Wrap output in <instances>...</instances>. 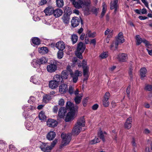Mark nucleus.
<instances>
[{
	"label": "nucleus",
	"mask_w": 152,
	"mask_h": 152,
	"mask_svg": "<svg viewBox=\"0 0 152 152\" xmlns=\"http://www.w3.org/2000/svg\"><path fill=\"white\" fill-rule=\"evenodd\" d=\"M78 64V65L79 67H81L82 66V65L81 64V63H77ZM82 66L83 68H85L86 67H89L87 65V63L86 61L85 60H83V61L82 63Z\"/></svg>",
	"instance_id": "nucleus-38"
},
{
	"label": "nucleus",
	"mask_w": 152,
	"mask_h": 152,
	"mask_svg": "<svg viewBox=\"0 0 152 152\" xmlns=\"http://www.w3.org/2000/svg\"><path fill=\"white\" fill-rule=\"evenodd\" d=\"M71 22L72 26L75 27L77 26L79 24L80 20L78 18L75 17L72 19Z\"/></svg>",
	"instance_id": "nucleus-14"
},
{
	"label": "nucleus",
	"mask_w": 152,
	"mask_h": 152,
	"mask_svg": "<svg viewBox=\"0 0 152 152\" xmlns=\"http://www.w3.org/2000/svg\"><path fill=\"white\" fill-rule=\"evenodd\" d=\"M39 119L42 121L45 120L46 118V117L45 115L44 112L42 111H41L39 113Z\"/></svg>",
	"instance_id": "nucleus-33"
},
{
	"label": "nucleus",
	"mask_w": 152,
	"mask_h": 152,
	"mask_svg": "<svg viewBox=\"0 0 152 152\" xmlns=\"http://www.w3.org/2000/svg\"><path fill=\"white\" fill-rule=\"evenodd\" d=\"M61 137L62 139L61 147L66 146L69 144L71 140V136L69 134L62 133L61 135Z\"/></svg>",
	"instance_id": "nucleus-5"
},
{
	"label": "nucleus",
	"mask_w": 152,
	"mask_h": 152,
	"mask_svg": "<svg viewBox=\"0 0 152 152\" xmlns=\"http://www.w3.org/2000/svg\"><path fill=\"white\" fill-rule=\"evenodd\" d=\"M56 46L58 49L60 50H63L65 48L64 43L63 42L61 41L57 42Z\"/></svg>",
	"instance_id": "nucleus-16"
},
{
	"label": "nucleus",
	"mask_w": 152,
	"mask_h": 152,
	"mask_svg": "<svg viewBox=\"0 0 152 152\" xmlns=\"http://www.w3.org/2000/svg\"><path fill=\"white\" fill-rule=\"evenodd\" d=\"M82 127L75 124L72 131V134L74 135H78L81 132Z\"/></svg>",
	"instance_id": "nucleus-12"
},
{
	"label": "nucleus",
	"mask_w": 152,
	"mask_h": 152,
	"mask_svg": "<svg viewBox=\"0 0 152 152\" xmlns=\"http://www.w3.org/2000/svg\"><path fill=\"white\" fill-rule=\"evenodd\" d=\"M100 142V140L98 138L95 137L94 139L90 142V144H94Z\"/></svg>",
	"instance_id": "nucleus-45"
},
{
	"label": "nucleus",
	"mask_w": 152,
	"mask_h": 152,
	"mask_svg": "<svg viewBox=\"0 0 152 152\" xmlns=\"http://www.w3.org/2000/svg\"><path fill=\"white\" fill-rule=\"evenodd\" d=\"M115 42H113L111 45L110 48L111 50H115L118 47L115 48Z\"/></svg>",
	"instance_id": "nucleus-55"
},
{
	"label": "nucleus",
	"mask_w": 152,
	"mask_h": 152,
	"mask_svg": "<svg viewBox=\"0 0 152 152\" xmlns=\"http://www.w3.org/2000/svg\"><path fill=\"white\" fill-rule=\"evenodd\" d=\"M86 47L85 44L81 42H80L77 44L75 54L79 58L82 59L83 58L82 53L84 51Z\"/></svg>",
	"instance_id": "nucleus-4"
},
{
	"label": "nucleus",
	"mask_w": 152,
	"mask_h": 152,
	"mask_svg": "<svg viewBox=\"0 0 152 152\" xmlns=\"http://www.w3.org/2000/svg\"><path fill=\"white\" fill-rule=\"evenodd\" d=\"M133 70V69L130 68L129 69V75L131 77V78H132V72Z\"/></svg>",
	"instance_id": "nucleus-61"
},
{
	"label": "nucleus",
	"mask_w": 152,
	"mask_h": 152,
	"mask_svg": "<svg viewBox=\"0 0 152 152\" xmlns=\"http://www.w3.org/2000/svg\"><path fill=\"white\" fill-rule=\"evenodd\" d=\"M35 100V98L33 96H31L29 100L28 101V102L29 103L31 104H33Z\"/></svg>",
	"instance_id": "nucleus-54"
},
{
	"label": "nucleus",
	"mask_w": 152,
	"mask_h": 152,
	"mask_svg": "<svg viewBox=\"0 0 152 152\" xmlns=\"http://www.w3.org/2000/svg\"><path fill=\"white\" fill-rule=\"evenodd\" d=\"M57 142V140L56 139L51 143L50 146L48 145V143H42L40 146L41 150L44 152H50L51 150L55 146Z\"/></svg>",
	"instance_id": "nucleus-3"
},
{
	"label": "nucleus",
	"mask_w": 152,
	"mask_h": 152,
	"mask_svg": "<svg viewBox=\"0 0 152 152\" xmlns=\"http://www.w3.org/2000/svg\"><path fill=\"white\" fill-rule=\"evenodd\" d=\"M111 30L109 29H107L105 31L104 34L106 35L109 34Z\"/></svg>",
	"instance_id": "nucleus-64"
},
{
	"label": "nucleus",
	"mask_w": 152,
	"mask_h": 152,
	"mask_svg": "<svg viewBox=\"0 0 152 152\" xmlns=\"http://www.w3.org/2000/svg\"><path fill=\"white\" fill-rule=\"evenodd\" d=\"M127 58V55L125 53H121L119 54L117 57L118 60L121 62L126 61Z\"/></svg>",
	"instance_id": "nucleus-18"
},
{
	"label": "nucleus",
	"mask_w": 152,
	"mask_h": 152,
	"mask_svg": "<svg viewBox=\"0 0 152 152\" xmlns=\"http://www.w3.org/2000/svg\"><path fill=\"white\" fill-rule=\"evenodd\" d=\"M67 89V86L65 84H63L59 86V92L61 94L65 93Z\"/></svg>",
	"instance_id": "nucleus-15"
},
{
	"label": "nucleus",
	"mask_w": 152,
	"mask_h": 152,
	"mask_svg": "<svg viewBox=\"0 0 152 152\" xmlns=\"http://www.w3.org/2000/svg\"><path fill=\"white\" fill-rule=\"evenodd\" d=\"M118 0H113L110 3V9L111 10L114 9V12L115 13L118 7Z\"/></svg>",
	"instance_id": "nucleus-10"
},
{
	"label": "nucleus",
	"mask_w": 152,
	"mask_h": 152,
	"mask_svg": "<svg viewBox=\"0 0 152 152\" xmlns=\"http://www.w3.org/2000/svg\"><path fill=\"white\" fill-rule=\"evenodd\" d=\"M96 41L95 39H93L90 42V44H93L95 46L96 44Z\"/></svg>",
	"instance_id": "nucleus-57"
},
{
	"label": "nucleus",
	"mask_w": 152,
	"mask_h": 152,
	"mask_svg": "<svg viewBox=\"0 0 152 152\" xmlns=\"http://www.w3.org/2000/svg\"><path fill=\"white\" fill-rule=\"evenodd\" d=\"M63 13L62 10L60 8L54 10L53 11V14L56 18L60 17L62 15Z\"/></svg>",
	"instance_id": "nucleus-11"
},
{
	"label": "nucleus",
	"mask_w": 152,
	"mask_h": 152,
	"mask_svg": "<svg viewBox=\"0 0 152 152\" xmlns=\"http://www.w3.org/2000/svg\"><path fill=\"white\" fill-rule=\"evenodd\" d=\"M74 7L77 9L82 8L84 7H90L91 5V0H70Z\"/></svg>",
	"instance_id": "nucleus-2"
},
{
	"label": "nucleus",
	"mask_w": 152,
	"mask_h": 152,
	"mask_svg": "<svg viewBox=\"0 0 152 152\" xmlns=\"http://www.w3.org/2000/svg\"><path fill=\"white\" fill-rule=\"evenodd\" d=\"M88 99L89 98L88 97H87L84 98L83 100L82 103L84 107L86 106Z\"/></svg>",
	"instance_id": "nucleus-50"
},
{
	"label": "nucleus",
	"mask_w": 152,
	"mask_h": 152,
	"mask_svg": "<svg viewBox=\"0 0 152 152\" xmlns=\"http://www.w3.org/2000/svg\"><path fill=\"white\" fill-rule=\"evenodd\" d=\"M23 109L24 111H29V109L31 110L32 109V107L31 105H30L29 106H27L26 105H24L23 107Z\"/></svg>",
	"instance_id": "nucleus-52"
},
{
	"label": "nucleus",
	"mask_w": 152,
	"mask_h": 152,
	"mask_svg": "<svg viewBox=\"0 0 152 152\" xmlns=\"http://www.w3.org/2000/svg\"><path fill=\"white\" fill-rule=\"evenodd\" d=\"M108 56V53L107 52H103L100 55V57L102 59L105 58Z\"/></svg>",
	"instance_id": "nucleus-48"
},
{
	"label": "nucleus",
	"mask_w": 152,
	"mask_h": 152,
	"mask_svg": "<svg viewBox=\"0 0 152 152\" xmlns=\"http://www.w3.org/2000/svg\"><path fill=\"white\" fill-rule=\"evenodd\" d=\"M124 42V39L122 32H120L117 37L116 38L115 43V48L118 47L119 44H121Z\"/></svg>",
	"instance_id": "nucleus-8"
},
{
	"label": "nucleus",
	"mask_w": 152,
	"mask_h": 152,
	"mask_svg": "<svg viewBox=\"0 0 152 152\" xmlns=\"http://www.w3.org/2000/svg\"><path fill=\"white\" fill-rule=\"evenodd\" d=\"M99 10V8H97L95 7H93L91 9V11L93 14L97 15Z\"/></svg>",
	"instance_id": "nucleus-46"
},
{
	"label": "nucleus",
	"mask_w": 152,
	"mask_h": 152,
	"mask_svg": "<svg viewBox=\"0 0 152 152\" xmlns=\"http://www.w3.org/2000/svg\"><path fill=\"white\" fill-rule=\"evenodd\" d=\"M64 56V53L63 50H59L58 52L57 56L58 58L61 59Z\"/></svg>",
	"instance_id": "nucleus-47"
},
{
	"label": "nucleus",
	"mask_w": 152,
	"mask_h": 152,
	"mask_svg": "<svg viewBox=\"0 0 152 152\" xmlns=\"http://www.w3.org/2000/svg\"><path fill=\"white\" fill-rule=\"evenodd\" d=\"M66 107L67 109L70 111L67 113L65 119L66 122H69L73 120L77 116V107L76 106L75 108L74 104L70 101L66 102Z\"/></svg>",
	"instance_id": "nucleus-1"
},
{
	"label": "nucleus",
	"mask_w": 152,
	"mask_h": 152,
	"mask_svg": "<svg viewBox=\"0 0 152 152\" xmlns=\"http://www.w3.org/2000/svg\"><path fill=\"white\" fill-rule=\"evenodd\" d=\"M38 61L39 62V64L40 65L41 64H43L46 63L47 61V59L45 57H42L39 59H38Z\"/></svg>",
	"instance_id": "nucleus-37"
},
{
	"label": "nucleus",
	"mask_w": 152,
	"mask_h": 152,
	"mask_svg": "<svg viewBox=\"0 0 152 152\" xmlns=\"http://www.w3.org/2000/svg\"><path fill=\"white\" fill-rule=\"evenodd\" d=\"M86 35H87L88 37L90 38H94L96 36V33L95 32H92L90 31H87Z\"/></svg>",
	"instance_id": "nucleus-36"
},
{
	"label": "nucleus",
	"mask_w": 152,
	"mask_h": 152,
	"mask_svg": "<svg viewBox=\"0 0 152 152\" xmlns=\"http://www.w3.org/2000/svg\"><path fill=\"white\" fill-rule=\"evenodd\" d=\"M32 42L35 45H38L40 44V39L37 37H34L32 39Z\"/></svg>",
	"instance_id": "nucleus-32"
},
{
	"label": "nucleus",
	"mask_w": 152,
	"mask_h": 152,
	"mask_svg": "<svg viewBox=\"0 0 152 152\" xmlns=\"http://www.w3.org/2000/svg\"><path fill=\"white\" fill-rule=\"evenodd\" d=\"M59 84L57 82H56L53 80L50 81L49 82V87L52 89L56 88Z\"/></svg>",
	"instance_id": "nucleus-19"
},
{
	"label": "nucleus",
	"mask_w": 152,
	"mask_h": 152,
	"mask_svg": "<svg viewBox=\"0 0 152 152\" xmlns=\"http://www.w3.org/2000/svg\"><path fill=\"white\" fill-rule=\"evenodd\" d=\"M98 135L100 138L102 140L103 142H104L105 141V139L102 131H100L98 133Z\"/></svg>",
	"instance_id": "nucleus-44"
},
{
	"label": "nucleus",
	"mask_w": 152,
	"mask_h": 152,
	"mask_svg": "<svg viewBox=\"0 0 152 152\" xmlns=\"http://www.w3.org/2000/svg\"><path fill=\"white\" fill-rule=\"evenodd\" d=\"M39 53H47L48 50V48L46 47H42L39 49Z\"/></svg>",
	"instance_id": "nucleus-40"
},
{
	"label": "nucleus",
	"mask_w": 152,
	"mask_h": 152,
	"mask_svg": "<svg viewBox=\"0 0 152 152\" xmlns=\"http://www.w3.org/2000/svg\"><path fill=\"white\" fill-rule=\"evenodd\" d=\"M140 74L141 76V79L143 80L144 77H146V74L147 72V70L145 67L141 68L140 70Z\"/></svg>",
	"instance_id": "nucleus-23"
},
{
	"label": "nucleus",
	"mask_w": 152,
	"mask_h": 152,
	"mask_svg": "<svg viewBox=\"0 0 152 152\" xmlns=\"http://www.w3.org/2000/svg\"><path fill=\"white\" fill-rule=\"evenodd\" d=\"M61 19L64 23L67 24L69 21L70 17L68 13H65L63 15Z\"/></svg>",
	"instance_id": "nucleus-24"
},
{
	"label": "nucleus",
	"mask_w": 152,
	"mask_h": 152,
	"mask_svg": "<svg viewBox=\"0 0 152 152\" xmlns=\"http://www.w3.org/2000/svg\"><path fill=\"white\" fill-rule=\"evenodd\" d=\"M132 117H129L127 118L125 124L124 126L125 128L129 129H130L132 126Z\"/></svg>",
	"instance_id": "nucleus-17"
},
{
	"label": "nucleus",
	"mask_w": 152,
	"mask_h": 152,
	"mask_svg": "<svg viewBox=\"0 0 152 152\" xmlns=\"http://www.w3.org/2000/svg\"><path fill=\"white\" fill-rule=\"evenodd\" d=\"M142 2L144 4L145 6L148 8V2L146 0H141Z\"/></svg>",
	"instance_id": "nucleus-58"
},
{
	"label": "nucleus",
	"mask_w": 152,
	"mask_h": 152,
	"mask_svg": "<svg viewBox=\"0 0 152 152\" xmlns=\"http://www.w3.org/2000/svg\"><path fill=\"white\" fill-rule=\"evenodd\" d=\"M53 8L51 7H47L44 10V12L46 15H50L53 14Z\"/></svg>",
	"instance_id": "nucleus-22"
},
{
	"label": "nucleus",
	"mask_w": 152,
	"mask_h": 152,
	"mask_svg": "<svg viewBox=\"0 0 152 152\" xmlns=\"http://www.w3.org/2000/svg\"><path fill=\"white\" fill-rule=\"evenodd\" d=\"M56 3L58 7H61L64 5V3L63 0H56Z\"/></svg>",
	"instance_id": "nucleus-41"
},
{
	"label": "nucleus",
	"mask_w": 152,
	"mask_h": 152,
	"mask_svg": "<svg viewBox=\"0 0 152 152\" xmlns=\"http://www.w3.org/2000/svg\"><path fill=\"white\" fill-rule=\"evenodd\" d=\"M30 81L36 84H39L40 83L39 77L35 75L31 77Z\"/></svg>",
	"instance_id": "nucleus-27"
},
{
	"label": "nucleus",
	"mask_w": 152,
	"mask_h": 152,
	"mask_svg": "<svg viewBox=\"0 0 152 152\" xmlns=\"http://www.w3.org/2000/svg\"><path fill=\"white\" fill-rule=\"evenodd\" d=\"M110 96V93L109 92H107L105 93L104 95L103 99L109 100Z\"/></svg>",
	"instance_id": "nucleus-49"
},
{
	"label": "nucleus",
	"mask_w": 152,
	"mask_h": 152,
	"mask_svg": "<svg viewBox=\"0 0 152 152\" xmlns=\"http://www.w3.org/2000/svg\"><path fill=\"white\" fill-rule=\"evenodd\" d=\"M131 86H129L127 88L126 92V93L128 96V97L129 96L130 94V89Z\"/></svg>",
	"instance_id": "nucleus-59"
},
{
	"label": "nucleus",
	"mask_w": 152,
	"mask_h": 152,
	"mask_svg": "<svg viewBox=\"0 0 152 152\" xmlns=\"http://www.w3.org/2000/svg\"><path fill=\"white\" fill-rule=\"evenodd\" d=\"M82 74V72L78 70H75L74 73L70 72V75L72 78V82L74 83H77L78 80V77L81 76Z\"/></svg>",
	"instance_id": "nucleus-6"
},
{
	"label": "nucleus",
	"mask_w": 152,
	"mask_h": 152,
	"mask_svg": "<svg viewBox=\"0 0 152 152\" xmlns=\"http://www.w3.org/2000/svg\"><path fill=\"white\" fill-rule=\"evenodd\" d=\"M71 40L73 44L75 43L78 40V37L76 34H73L72 36Z\"/></svg>",
	"instance_id": "nucleus-42"
},
{
	"label": "nucleus",
	"mask_w": 152,
	"mask_h": 152,
	"mask_svg": "<svg viewBox=\"0 0 152 152\" xmlns=\"http://www.w3.org/2000/svg\"><path fill=\"white\" fill-rule=\"evenodd\" d=\"M25 126L26 129L29 130L33 129V126L32 123L30 121H27L25 123Z\"/></svg>",
	"instance_id": "nucleus-29"
},
{
	"label": "nucleus",
	"mask_w": 152,
	"mask_h": 152,
	"mask_svg": "<svg viewBox=\"0 0 152 152\" xmlns=\"http://www.w3.org/2000/svg\"><path fill=\"white\" fill-rule=\"evenodd\" d=\"M31 64L32 66L34 68H37L39 66L40 64L38 61V60L34 59L31 62Z\"/></svg>",
	"instance_id": "nucleus-35"
},
{
	"label": "nucleus",
	"mask_w": 152,
	"mask_h": 152,
	"mask_svg": "<svg viewBox=\"0 0 152 152\" xmlns=\"http://www.w3.org/2000/svg\"><path fill=\"white\" fill-rule=\"evenodd\" d=\"M75 124L81 127H84L85 126V121L84 117H82L79 118Z\"/></svg>",
	"instance_id": "nucleus-13"
},
{
	"label": "nucleus",
	"mask_w": 152,
	"mask_h": 152,
	"mask_svg": "<svg viewBox=\"0 0 152 152\" xmlns=\"http://www.w3.org/2000/svg\"><path fill=\"white\" fill-rule=\"evenodd\" d=\"M64 103V99H60L58 102V104L60 106H62L63 105Z\"/></svg>",
	"instance_id": "nucleus-56"
},
{
	"label": "nucleus",
	"mask_w": 152,
	"mask_h": 152,
	"mask_svg": "<svg viewBox=\"0 0 152 152\" xmlns=\"http://www.w3.org/2000/svg\"><path fill=\"white\" fill-rule=\"evenodd\" d=\"M66 112V111L65 108L61 107L59 109L58 115L60 118H62L65 116Z\"/></svg>",
	"instance_id": "nucleus-20"
},
{
	"label": "nucleus",
	"mask_w": 152,
	"mask_h": 152,
	"mask_svg": "<svg viewBox=\"0 0 152 152\" xmlns=\"http://www.w3.org/2000/svg\"><path fill=\"white\" fill-rule=\"evenodd\" d=\"M69 72L67 70H64L62 71L61 73V77L62 78L66 79L68 78Z\"/></svg>",
	"instance_id": "nucleus-30"
},
{
	"label": "nucleus",
	"mask_w": 152,
	"mask_h": 152,
	"mask_svg": "<svg viewBox=\"0 0 152 152\" xmlns=\"http://www.w3.org/2000/svg\"><path fill=\"white\" fill-rule=\"evenodd\" d=\"M53 80L59 84L60 83L62 82L63 79L60 75L56 74L53 77Z\"/></svg>",
	"instance_id": "nucleus-28"
},
{
	"label": "nucleus",
	"mask_w": 152,
	"mask_h": 152,
	"mask_svg": "<svg viewBox=\"0 0 152 152\" xmlns=\"http://www.w3.org/2000/svg\"><path fill=\"white\" fill-rule=\"evenodd\" d=\"M83 75L84 77H86L85 80H87L89 75V67H86L83 68Z\"/></svg>",
	"instance_id": "nucleus-25"
},
{
	"label": "nucleus",
	"mask_w": 152,
	"mask_h": 152,
	"mask_svg": "<svg viewBox=\"0 0 152 152\" xmlns=\"http://www.w3.org/2000/svg\"><path fill=\"white\" fill-rule=\"evenodd\" d=\"M47 124L49 127H54L57 125V121L53 119H49L47 121Z\"/></svg>",
	"instance_id": "nucleus-9"
},
{
	"label": "nucleus",
	"mask_w": 152,
	"mask_h": 152,
	"mask_svg": "<svg viewBox=\"0 0 152 152\" xmlns=\"http://www.w3.org/2000/svg\"><path fill=\"white\" fill-rule=\"evenodd\" d=\"M57 66L56 61L53 62V63H51L48 65L47 66V71L50 73L55 72L57 69Z\"/></svg>",
	"instance_id": "nucleus-7"
},
{
	"label": "nucleus",
	"mask_w": 152,
	"mask_h": 152,
	"mask_svg": "<svg viewBox=\"0 0 152 152\" xmlns=\"http://www.w3.org/2000/svg\"><path fill=\"white\" fill-rule=\"evenodd\" d=\"M99 106L97 104H94L92 107V108L93 110H96L98 107Z\"/></svg>",
	"instance_id": "nucleus-60"
},
{
	"label": "nucleus",
	"mask_w": 152,
	"mask_h": 152,
	"mask_svg": "<svg viewBox=\"0 0 152 152\" xmlns=\"http://www.w3.org/2000/svg\"><path fill=\"white\" fill-rule=\"evenodd\" d=\"M102 103L103 105L105 107H108L110 104L108 100L104 99L102 100Z\"/></svg>",
	"instance_id": "nucleus-43"
},
{
	"label": "nucleus",
	"mask_w": 152,
	"mask_h": 152,
	"mask_svg": "<svg viewBox=\"0 0 152 152\" xmlns=\"http://www.w3.org/2000/svg\"><path fill=\"white\" fill-rule=\"evenodd\" d=\"M102 7L103 8L101 15L102 18L104 15L107 10V5L104 2L102 3Z\"/></svg>",
	"instance_id": "nucleus-34"
},
{
	"label": "nucleus",
	"mask_w": 152,
	"mask_h": 152,
	"mask_svg": "<svg viewBox=\"0 0 152 152\" xmlns=\"http://www.w3.org/2000/svg\"><path fill=\"white\" fill-rule=\"evenodd\" d=\"M56 134L54 132L51 131L47 134V138L49 140L51 141L53 139L56 137Z\"/></svg>",
	"instance_id": "nucleus-21"
},
{
	"label": "nucleus",
	"mask_w": 152,
	"mask_h": 152,
	"mask_svg": "<svg viewBox=\"0 0 152 152\" xmlns=\"http://www.w3.org/2000/svg\"><path fill=\"white\" fill-rule=\"evenodd\" d=\"M51 99V96L50 95L46 94L43 96V101L45 103H48Z\"/></svg>",
	"instance_id": "nucleus-31"
},
{
	"label": "nucleus",
	"mask_w": 152,
	"mask_h": 152,
	"mask_svg": "<svg viewBox=\"0 0 152 152\" xmlns=\"http://www.w3.org/2000/svg\"><path fill=\"white\" fill-rule=\"evenodd\" d=\"M142 42L145 44V45L147 46V48L149 47V46L152 47V45H151L145 39H143L142 40Z\"/></svg>",
	"instance_id": "nucleus-51"
},
{
	"label": "nucleus",
	"mask_w": 152,
	"mask_h": 152,
	"mask_svg": "<svg viewBox=\"0 0 152 152\" xmlns=\"http://www.w3.org/2000/svg\"><path fill=\"white\" fill-rule=\"evenodd\" d=\"M136 44L137 45H140L142 42V39L140 37L139 35H137L136 36Z\"/></svg>",
	"instance_id": "nucleus-39"
},
{
	"label": "nucleus",
	"mask_w": 152,
	"mask_h": 152,
	"mask_svg": "<svg viewBox=\"0 0 152 152\" xmlns=\"http://www.w3.org/2000/svg\"><path fill=\"white\" fill-rule=\"evenodd\" d=\"M58 108L57 106H55L53 108V112L55 113H57L58 111Z\"/></svg>",
	"instance_id": "nucleus-62"
},
{
	"label": "nucleus",
	"mask_w": 152,
	"mask_h": 152,
	"mask_svg": "<svg viewBox=\"0 0 152 152\" xmlns=\"http://www.w3.org/2000/svg\"><path fill=\"white\" fill-rule=\"evenodd\" d=\"M83 96V94L81 93L78 95L76 96L74 99L75 103L76 104H79L80 102L82 97Z\"/></svg>",
	"instance_id": "nucleus-26"
},
{
	"label": "nucleus",
	"mask_w": 152,
	"mask_h": 152,
	"mask_svg": "<svg viewBox=\"0 0 152 152\" xmlns=\"http://www.w3.org/2000/svg\"><path fill=\"white\" fill-rule=\"evenodd\" d=\"M74 87L72 86H69L68 90V92L69 94L72 95L74 94Z\"/></svg>",
	"instance_id": "nucleus-53"
},
{
	"label": "nucleus",
	"mask_w": 152,
	"mask_h": 152,
	"mask_svg": "<svg viewBox=\"0 0 152 152\" xmlns=\"http://www.w3.org/2000/svg\"><path fill=\"white\" fill-rule=\"evenodd\" d=\"M149 47L147 48L146 49L149 54L151 56L152 55V49L150 50L149 49Z\"/></svg>",
	"instance_id": "nucleus-63"
}]
</instances>
